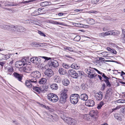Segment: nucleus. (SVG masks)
Listing matches in <instances>:
<instances>
[{
    "label": "nucleus",
    "instance_id": "obj_1",
    "mask_svg": "<svg viewBox=\"0 0 125 125\" xmlns=\"http://www.w3.org/2000/svg\"><path fill=\"white\" fill-rule=\"evenodd\" d=\"M68 91L67 88H64L62 90L59 102L60 103L63 104L66 101V99L68 97L67 93Z\"/></svg>",
    "mask_w": 125,
    "mask_h": 125
},
{
    "label": "nucleus",
    "instance_id": "obj_2",
    "mask_svg": "<svg viewBox=\"0 0 125 125\" xmlns=\"http://www.w3.org/2000/svg\"><path fill=\"white\" fill-rule=\"evenodd\" d=\"M40 58L34 57L31 59V61L33 63L37 64L38 63H40L41 60L43 59H44L45 60H48L51 59L50 57H48L45 56H40Z\"/></svg>",
    "mask_w": 125,
    "mask_h": 125
},
{
    "label": "nucleus",
    "instance_id": "obj_3",
    "mask_svg": "<svg viewBox=\"0 0 125 125\" xmlns=\"http://www.w3.org/2000/svg\"><path fill=\"white\" fill-rule=\"evenodd\" d=\"M49 101L52 102H56L59 100L58 96L54 94L50 93L47 95Z\"/></svg>",
    "mask_w": 125,
    "mask_h": 125
},
{
    "label": "nucleus",
    "instance_id": "obj_4",
    "mask_svg": "<svg viewBox=\"0 0 125 125\" xmlns=\"http://www.w3.org/2000/svg\"><path fill=\"white\" fill-rule=\"evenodd\" d=\"M62 119L68 124L71 125H75L77 123L76 120L70 117H62Z\"/></svg>",
    "mask_w": 125,
    "mask_h": 125
},
{
    "label": "nucleus",
    "instance_id": "obj_5",
    "mask_svg": "<svg viewBox=\"0 0 125 125\" xmlns=\"http://www.w3.org/2000/svg\"><path fill=\"white\" fill-rule=\"evenodd\" d=\"M79 97V95L77 94L71 95L70 97V101L71 103L74 104H77L78 101V98Z\"/></svg>",
    "mask_w": 125,
    "mask_h": 125
},
{
    "label": "nucleus",
    "instance_id": "obj_6",
    "mask_svg": "<svg viewBox=\"0 0 125 125\" xmlns=\"http://www.w3.org/2000/svg\"><path fill=\"white\" fill-rule=\"evenodd\" d=\"M37 83V80L36 79L33 80L31 79L25 81V85L27 88H31L32 86L34 85Z\"/></svg>",
    "mask_w": 125,
    "mask_h": 125
},
{
    "label": "nucleus",
    "instance_id": "obj_7",
    "mask_svg": "<svg viewBox=\"0 0 125 125\" xmlns=\"http://www.w3.org/2000/svg\"><path fill=\"white\" fill-rule=\"evenodd\" d=\"M90 69L87 70V73L89 75V77L91 78L97 76V74L95 73L94 70L95 71L96 68L90 67Z\"/></svg>",
    "mask_w": 125,
    "mask_h": 125
},
{
    "label": "nucleus",
    "instance_id": "obj_8",
    "mask_svg": "<svg viewBox=\"0 0 125 125\" xmlns=\"http://www.w3.org/2000/svg\"><path fill=\"white\" fill-rule=\"evenodd\" d=\"M48 64L49 66L51 67H57L59 65V63L58 61L53 59L50 60L48 62Z\"/></svg>",
    "mask_w": 125,
    "mask_h": 125
},
{
    "label": "nucleus",
    "instance_id": "obj_9",
    "mask_svg": "<svg viewBox=\"0 0 125 125\" xmlns=\"http://www.w3.org/2000/svg\"><path fill=\"white\" fill-rule=\"evenodd\" d=\"M112 90L111 88H109L106 91L105 95V98L108 100H110L112 98Z\"/></svg>",
    "mask_w": 125,
    "mask_h": 125
},
{
    "label": "nucleus",
    "instance_id": "obj_10",
    "mask_svg": "<svg viewBox=\"0 0 125 125\" xmlns=\"http://www.w3.org/2000/svg\"><path fill=\"white\" fill-rule=\"evenodd\" d=\"M68 73L70 76L73 78H77L78 77V74L73 69L69 70L68 71Z\"/></svg>",
    "mask_w": 125,
    "mask_h": 125
},
{
    "label": "nucleus",
    "instance_id": "obj_11",
    "mask_svg": "<svg viewBox=\"0 0 125 125\" xmlns=\"http://www.w3.org/2000/svg\"><path fill=\"white\" fill-rule=\"evenodd\" d=\"M41 73L40 72L37 71H35L32 72L31 75V77L35 78V79L39 78L41 76Z\"/></svg>",
    "mask_w": 125,
    "mask_h": 125
},
{
    "label": "nucleus",
    "instance_id": "obj_12",
    "mask_svg": "<svg viewBox=\"0 0 125 125\" xmlns=\"http://www.w3.org/2000/svg\"><path fill=\"white\" fill-rule=\"evenodd\" d=\"M89 114L91 116L93 120H96L98 117V113L97 112L93 110L91 111L89 113Z\"/></svg>",
    "mask_w": 125,
    "mask_h": 125
},
{
    "label": "nucleus",
    "instance_id": "obj_13",
    "mask_svg": "<svg viewBox=\"0 0 125 125\" xmlns=\"http://www.w3.org/2000/svg\"><path fill=\"white\" fill-rule=\"evenodd\" d=\"M95 99L97 101H100L101 100L103 97L102 92H99L95 94Z\"/></svg>",
    "mask_w": 125,
    "mask_h": 125
},
{
    "label": "nucleus",
    "instance_id": "obj_14",
    "mask_svg": "<svg viewBox=\"0 0 125 125\" xmlns=\"http://www.w3.org/2000/svg\"><path fill=\"white\" fill-rule=\"evenodd\" d=\"M44 74L48 76L51 77L53 75L54 73L52 69H48L45 71Z\"/></svg>",
    "mask_w": 125,
    "mask_h": 125
},
{
    "label": "nucleus",
    "instance_id": "obj_15",
    "mask_svg": "<svg viewBox=\"0 0 125 125\" xmlns=\"http://www.w3.org/2000/svg\"><path fill=\"white\" fill-rule=\"evenodd\" d=\"M14 76L19 81L22 82L21 81L22 79V75L17 73L14 72L13 74Z\"/></svg>",
    "mask_w": 125,
    "mask_h": 125
},
{
    "label": "nucleus",
    "instance_id": "obj_16",
    "mask_svg": "<svg viewBox=\"0 0 125 125\" xmlns=\"http://www.w3.org/2000/svg\"><path fill=\"white\" fill-rule=\"evenodd\" d=\"M85 105L89 107L93 106L95 104L94 101L91 100H87L85 103Z\"/></svg>",
    "mask_w": 125,
    "mask_h": 125
},
{
    "label": "nucleus",
    "instance_id": "obj_17",
    "mask_svg": "<svg viewBox=\"0 0 125 125\" xmlns=\"http://www.w3.org/2000/svg\"><path fill=\"white\" fill-rule=\"evenodd\" d=\"M82 100L86 101L88 98V96L87 95L85 94H82L79 97Z\"/></svg>",
    "mask_w": 125,
    "mask_h": 125
},
{
    "label": "nucleus",
    "instance_id": "obj_18",
    "mask_svg": "<svg viewBox=\"0 0 125 125\" xmlns=\"http://www.w3.org/2000/svg\"><path fill=\"white\" fill-rule=\"evenodd\" d=\"M83 117L85 120L90 121L92 118L91 116L90 115H83Z\"/></svg>",
    "mask_w": 125,
    "mask_h": 125
},
{
    "label": "nucleus",
    "instance_id": "obj_19",
    "mask_svg": "<svg viewBox=\"0 0 125 125\" xmlns=\"http://www.w3.org/2000/svg\"><path fill=\"white\" fill-rule=\"evenodd\" d=\"M87 22L90 24H93L95 23V21L93 19L89 18L86 19Z\"/></svg>",
    "mask_w": 125,
    "mask_h": 125
},
{
    "label": "nucleus",
    "instance_id": "obj_20",
    "mask_svg": "<svg viewBox=\"0 0 125 125\" xmlns=\"http://www.w3.org/2000/svg\"><path fill=\"white\" fill-rule=\"evenodd\" d=\"M15 65L17 67H18L22 65L24 66L25 65L24 63L21 60V61H18L16 62L15 63Z\"/></svg>",
    "mask_w": 125,
    "mask_h": 125
},
{
    "label": "nucleus",
    "instance_id": "obj_21",
    "mask_svg": "<svg viewBox=\"0 0 125 125\" xmlns=\"http://www.w3.org/2000/svg\"><path fill=\"white\" fill-rule=\"evenodd\" d=\"M95 69V71H97L98 74L101 75H102V76L105 79V80H107L109 79V78L105 76L104 73L100 72L97 69Z\"/></svg>",
    "mask_w": 125,
    "mask_h": 125
},
{
    "label": "nucleus",
    "instance_id": "obj_22",
    "mask_svg": "<svg viewBox=\"0 0 125 125\" xmlns=\"http://www.w3.org/2000/svg\"><path fill=\"white\" fill-rule=\"evenodd\" d=\"M23 70L24 72L27 73H29L31 71V69L28 65H26L23 67Z\"/></svg>",
    "mask_w": 125,
    "mask_h": 125
},
{
    "label": "nucleus",
    "instance_id": "obj_23",
    "mask_svg": "<svg viewBox=\"0 0 125 125\" xmlns=\"http://www.w3.org/2000/svg\"><path fill=\"white\" fill-rule=\"evenodd\" d=\"M71 67L73 69L77 70L80 68V66L78 64L73 63L72 64L71 66Z\"/></svg>",
    "mask_w": 125,
    "mask_h": 125
},
{
    "label": "nucleus",
    "instance_id": "obj_24",
    "mask_svg": "<svg viewBox=\"0 0 125 125\" xmlns=\"http://www.w3.org/2000/svg\"><path fill=\"white\" fill-rule=\"evenodd\" d=\"M50 117L53 121H57L58 120V116L57 115L53 114L52 115L50 116Z\"/></svg>",
    "mask_w": 125,
    "mask_h": 125
},
{
    "label": "nucleus",
    "instance_id": "obj_25",
    "mask_svg": "<svg viewBox=\"0 0 125 125\" xmlns=\"http://www.w3.org/2000/svg\"><path fill=\"white\" fill-rule=\"evenodd\" d=\"M32 89L34 91L37 92L38 93H40L41 91L40 88L38 87L33 86Z\"/></svg>",
    "mask_w": 125,
    "mask_h": 125
},
{
    "label": "nucleus",
    "instance_id": "obj_26",
    "mask_svg": "<svg viewBox=\"0 0 125 125\" xmlns=\"http://www.w3.org/2000/svg\"><path fill=\"white\" fill-rule=\"evenodd\" d=\"M51 4V3L49 2L45 1L42 2L40 3L41 6L42 7H44L50 5Z\"/></svg>",
    "mask_w": 125,
    "mask_h": 125
},
{
    "label": "nucleus",
    "instance_id": "obj_27",
    "mask_svg": "<svg viewBox=\"0 0 125 125\" xmlns=\"http://www.w3.org/2000/svg\"><path fill=\"white\" fill-rule=\"evenodd\" d=\"M62 83L64 85L67 86L69 84L70 81L68 79H65L63 80Z\"/></svg>",
    "mask_w": 125,
    "mask_h": 125
},
{
    "label": "nucleus",
    "instance_id": "obj_28",
    "mask_svg": "<svg viewBox=\"0 0 125 125\" xmlns=\"http://www.w3.org/2000/svg\"><path fill=\"white\" fill-rule=\"evenodd\" d=\"M11 26L9 25H3L1 26L2 29H4L8 30H10Z\"/></svg>",
    "mask_w": 125,
    "mask_h": 125
},
{
    "label": "nucleus",
    "instance_id": "obj_29",
    "mask_svg": "<svg viewBox=\"0 0 125 125\" xmlns=\"http://www.w3.org/2000/svg\"><path fill=\"white\" fill-rule=\"evenodd\" d=\"M50 87L52 90H57L58 89V87L56 83L52 84L50 85Z\"/></svg>",
    "mask_w": 125,
    "mask_h": 125
},
{
    "label": "nucleus",
    "instance_id": "obj_30",
    "mask_svg": "<svg viewBox=\"0 0 125 125\" xmlns=\"http://www.w3.org/2000/svg\"><path fill=\"white\" fill-rule=\"evenodd\" d=\"M122 37L121 39L123 41H125V29H122Z\"/></svg>",
    "mask_w": 125,
    "mask_h": 125
},
{
    "label": "nucleus",
    "instance_id": "obj_31",
    "mask_svg": "<svg viewBox=\"0 0 125 125\" xmlns=\"http://www.w3.org/2000/svg\"><path fill=\"white\" fill-rule=\"evenodd\" d=\"M58 71L59 73L61 74L64 75L66 73L65 71L62 68H60Z\"/></svg>",
    "mask_w": 125,
    "mask_h": 125
},
{
    "label": "nucleus",
    "instance_id": "obj_32",
    "mask_svg": "<svg viewBox=\"0 0 125 125\" xmlns=\"http://www.w3.org/2000/svg\"><path fill=\"white\" fill-rule=\"evenodd\" d=\"M47 81L46 80L45 78H42L39 80V83L41 84H44Z\"/></svg>",
    "mask_w": 125,
    "mask_h": 125
},
{
    "label": "nucleus",
    "instance_id": "obj_33",
    "mask_svg": "<svg viewBox=\"0 0 125 125\" xmlns=\"http://www.w3.org/2000/svg\"><path fill=\"white\" fill-rule=\"evenodd\" d=\"M18 32H23L25 31V29L23 27L19 25H18Z\"/></svg>",
    "mask_w": 125,
    "mask_h": 125
},
{
    "label": "nucleus",
    "instance_id": "obj_34",
    "mask_svg": "<svg viewBox=\"0 0 125 125\" xmlns=\"http://www.w3.org/2000/svg\"><path fill=\"white\" fill-rule=\"evenodd\" d=\"M42 12L38 11L37 10H35L34 12L32 13V15L33 16H36L42 13Z\"/></svg>",
    "mask_w": 125,
    "mask_h": 125
},
{
    "label": "nucleus",
    "instance_id": "obj_35",
    "mask_svg": "<svg viewBox=\"0 0 125 125\" xmlns=\"http://www.w3.org/2000/svg\"><path fill=\"white\" fill-rule=\"evenodd\" d=\"M10 31L12 32H16V25H11V26Z\"/></svg>",
    "mask_w": 125,
    "mask_h": 125
},
{
    "label": "nucleus",
    "instance_id": "obj_36",
    "mask_svg": "<svg viewBox=\"0 0 125 125\" xmlns=\"http://www.w3.org/2000/svg\"><path fill=\"white\" fill-rule=\"evenodd\" d=\"M43 106L44 108L51 112H53L54 111V109L52 107H51L49 106H46L44 105Z\"/></svg>",
    "mask_w": 125,
    "mask_h": 125
},
{
    "label": "nucleus",
    "instance_id": "obj_37",
    "mask_svg": "<svg viewBox=\"0 0 125 125\" xmlns=\"http://www.w3.org/2000/svg\"><path fill=\"white\" fill-rule=\"evenodd\" d=\"M21 60L24 63L25 65V64H27L28 62L29 59L27 57H25L22 58Z\"/></svg>",
    "mask_w": 125,
    "mask_h": 125
},
{
    "label": "nucleus",
    "instance_id": "obj_38",
    "mask_svg": "<svg viewBox=\"0 0 125 125\" xmlns=\"http://www.w3.org/2000/svg\"><path fill=\"white\" fill-rule=\"evenodd\" d=\"M104 104V102L103 101H101L98 104L97 106V108L98 109H101V107Z\"/></svg>",
    "mask_w": 125,
    "mask_h": 125
},
{
    "label": "nucleus",
    "instance_id": "obj_39",
    "mask_svg": "<svg viewBox=\"0 0 125 125\" xmlns=\"http://www.w3.org/2000/svg\"><path fill=\"white\" fill-rule=\"evenodd\" d=\"M63 67L66 69H68L70 68V66L66 63H63L62 64Z\"/></svg>",
    "mask_w": 125,
    "mask_h": 125
},
{
    "label": "nucleus",
    "instance_id": "obj_40",
    "mask_svg": "<svg viewBox=\"0 0 125 125\" xmlns=\"http://www.w3.org/2000/svg\"><path fill=\"white\" fill-rule=\"evenodd\" d=\"M61 79L60 77L59 76H57L56 77L55 79V81L57 83H59L61 82Z\"/></svg>",
    "mask_w": 125,
    "mask_h": 125
},
{
    "label": "nucleus",
    "instance_id": "obj_41",
    "mask_svg": "<svg viewBox=\"0 0 125 125\" xmlns=\"http://www.w3.org/2000/svg\"><path fill=\"white\" fill-rule=\"evenodd\" d=\"M13 71V69L12 67H11L8 68V73L9 74L11 75Z\"/></svg>",
    "mask_w": 125,
    "mask_h": 125
},
{
    "label": "nucleus",
    "instance_id": "obj_42",
    "mask_svg": "<svg viewBox=\"0 0 125 125\" xmlns=\"http://www.w3.org/2000/svg\"><path fill=\"white\" fill-rule=\"evenodd\" d=\"M109 34L106 32H103L100 34V36L101 37H104L105 36H107V35H109Z\"/></svg>",
    "mask_w": 125,
    "mask_h": 125
},
{
    "label": "nucleus",
    "instance_id": "obj_43",
    "mask_svg": "<svg viewBox=\"0 0 125 125\" xmlns=\"http://www.w3.org/2000/svg\"><path fill=\"white\" fill-rule=\"evenodd\" d=\"M81 39L79 35H77L74 39V41L78 42Z\"/></svg>",
    "mask_w": 125,
    "mask_h": 125
},
{
    "label": "nucleus",
    "instance_id": "obj_44",
    "mask_svg": "<svg viewBox=\"0 0 125 125\" xmlns=\"http://www.w3.org/2000/svg\"><path fill=\"white\" fill-rule=\"evenodd\" d=\"M112 34L114 35H118L120 33V31H116L115 32L113 31V33H112Z\"/></svg>",
    "mask_w": 125,
    "mask_h": 125
},
{
    "label": "nucleus",
    "instance_id": "obj_45",
    "mask_svg": "<svg viewBox=\"0 0 125 125\" xmlns=\"http://www.w3.org/2000/svg\"><path fill=\"white\" fill-rule=\"evenodd\" d=\"M48 86H46L45 87H43V89H42V92L44 93L47 91L48 88Z\"/></svg>",
    "mask_w": 125,
    "mask_h": 125
},
{
    "label": "nucleus",
    "instance_id": "obj_46",
    "mask_svg": "<svg viewBox=\"0 0 125 125\" xmlns=\"http://www.w3.org/2000/svg\"><path fill=\"white\" fill-rule=\"evenodd\" d=\"M10 58L9 56L8 55H3V58L2 60L7 59Z\"/></svg>",
    "mask_w": 125,
    "mask_h": 125
},
{
    "label": "nucleus",
    "instance_id": "obj_47",
    "mask_svg": "<svg viewBox=\"0 0 125 125\" xmlns=\"http://www.w3.org/2000/svg\"><path fill=\"white\" fill-rule=\"evenodd\" d=\"M108 80H104V81L105 82L107 86L110 87L111 86V85L110 84Z\"/></svg>",
    "mask_w": 125,
    "mask_h": 125
},
{
    "label": "nucleus",
    "instance_id": "obj_48",
    "mask_svg": "<svg viewBox=\"0 0 125 125\" xmlns=\"http://www.w3.org/2000/svg\"><path fill=\"white\" fill-rule=\"evenodd\" d=\"M55 24H59L61 25L65 26L66 24L63 22H60L57 21H55L54 22Z\"/></svg>",
    "mask_w": 125,
    "mask_h": 125
},
{
    "label": "nucleus",
    "instance_id": "obj_49",
    "mask_svg": "<svg viewBox=\"0 0 125 125\" xmlns=\"http://www.w3.org/2000/svg\"><path fill=\"white\" fill-rule=\"evenodd\" d=\"M5 6H13L15 5L13 4H11L9 2H7L5 3Z\"/></svg>",
    "mask_w": 125,
    "mask_h": 125
},
{
    "label": "nucleus",
    "instance_id": "obj_50",
    "mask_svg": "<svg viewBox=\"0 0 125 125\" xmlns=\"http://www.w3.org/2000/svg\"><path fill=\"white\" fill-rule=\"evenodd\" d=\"M38 31V33L42 36H43L44 37L46 36V35L44 33L41 31H40L39 30Z\"/></svg>",
    "mask_w": 125,
    "mask_h": 125
},
{
    "label": "nucleus",
    "instance_id": "obj_51",
    "mask_svg": "<svg viewBox=\"0 0 125 125\" xmlns=\"http://www.w3.org/2000/svg\"><path fill=\"white\" fill-rule=\"evenodd\" d=\"M113 31L111 30L106 32V33H108V34H109V35H107V36L113 35L112 34L113 33H113Z\"/></svg>",
    "mask_w": 125,
    "mask_h": 125
},
{
    "label": "nucleus",
    "instance_id": "obj_52",
    "mask_svg": "<svg viewBox=\"0 0 125 125\" xmlns=\"http://www.w3.org/2000/svg\"><path fill=\"white\" fill-rule=\"evenodd\" d=\"M121 107V105L117 106L116 108H113L112 109L113 111H114L115 110H116L118 109H119Z\"/></svg>",
    "mask_w": 125,
    "mask_h": 125
},
{
    "label": "nucleus",
    "instance_id": "obj_53",
    "mask_svg": "<svg viewBox=\"0 0 125 125\" xmlns=\"http://www.w3.org/2000/svg\"><path fill=\"white\" fill-rule=\"evenodd\" d=\"M33 0H28V1H25L23 2V3L24 4H27L29 3L30 2H31L32 1H33Z\"/></svg>",
    "mask_w": 125,
    "mask_h": 125
},
{
    "label": "nucleus",
    "instance_id": "obj_54",
    "mask_svg": "<svg viewBox=\"0 0 125 125\" xmlns=\"http://www.w3.org/2000/svg\"><path fill=\"white\" fill-rule=\"evenodd\" d=\"M101 54L103 55V56H106V55H107V52H103L101 53Z\"/></svg>",
    "mask_w": 125,
    "mask_h": 125
},
{
    "label": "nucleus",
    "instance_id": "obj_55",
    "mask_svg": "<svg viewBox=\"0 0 125 125\" xmlns=\"http://www.w3.org/2000/svg\"><path fill=\"white\" fill-rule=\"evenodd\" d=\"M110 52L114 54H116L117 53V52L114 49H112Z\"/></svg>",
    "mask_w": 125,
    "mask_h": 125
},
{
    "label": "nucleus",
    "instance_id": "obj_56",
    "mask_svg": "<svg viewBox=\"0 0 125 125\" xmlns=\"http://www.w3.org/2000/svg\"><path fill=\"white\" fill-rule=\"evenodd\" d=\"M89 12H90L91 13H97L98 12L97 11H94L93 10H91Z\"/></svg>",
    "mask_w": 125,
    "mask_h": 125
},
{
    "label": "nucleus",
    "instance_id": "obj_57",
    "mask_svg": "<svg viewBox=\"0 0 125 125\" xmlns=\"http://www.w3.org/2000/svg\"><path fill=\"white\" fill-rule=\"evenodd\" d=\"M5 64V63L3 62H0V65H1L2 67H3Z\"/></svg>",
    "mask_w": 125,
    "mask_h": 125
},
{
    "label": "nucleus",
    "instance_id": "obj_58",
    "mask_svg": "<svg viewBox=\"0 0 125 125\" xmlns=\"http://www.w3.org/2000/svg\"><path fill=\"white\" fill-rule=\"evenodd\" d=\"M115 102L116 104L117 103H121V99L117 100V101H115Z\"/></svg>",
    "mask_w": 125,
    "mask_h": 125
},
{
    "label": "nucleus",
    "instance_id": "obj_59",
    "mask_svg": "<svg viewBox=\"0 0 125 125\" xmlns=\"http://www.w3.org/2000/svg\"><path fill=\"white\" fill-rule=\"evenodd\" d=\"M64 14V13H60L58 14V15L59 16H61L63 15Z\"/></svg>",
    "mask_w": 125,
    "mask_h": 125
},
{
    "label": "nucleus",
    "instance_id": "obj_60",
    "mask_svg": "<svg viewBox=\"0 0 125 125\" xmlns=\"http://www.w3.org/2000/svg\"><path fill=\"white\" fill-rule=\"evenodd\" d=\"M122 112L124 114H125V107H124V108H122Z\"/></svg>",
    "mask_w": 125,
    "mask_h": 125
},
{
    "label": "nucleus",
    "instance_id": "obj_61",
    "mask_svg": "<svg viewBox=\"0 0 125 125\" xmlns=\"http://www.w3.org/2000/svg\"><path fill=\"white\" fill-rule=\"evenodd\" d=\"M74 11L76 12H78V11H82L83 10H82L81 9H76L74 10Z\"/></svg>",
    "mask_w": 125,
    "mask_h": 125
},
{
    "label": "nucleus",
    "instance_id": "obj_62",
    "mask_svg": "<svg viewBox=\"0 0 125 125\" xmlns=\"http://www.w3.org/2000/svg\"><path fill=\"white\" fill-rule=\"evenodd\" d=\"M43 9H41V8H39V9H38L37 10L38 11H39L40 12H41V11L42 10H43Z\"/></svg>",
    "mask_w": 125,
    "mask_h": 125
},
{
    "label": "nucleus",
    "instance_id": "obj_63",
    "mask_svg": "<svg viewBox=\"0 0 125 125\" xmlns=\"http://www.w3.org/2000/svg\"><path fill=\"white\" fill-rule=\"evenodd\" d=\"M124 75H125V73H124L123 71H122L121 73V76H122Z\"/></svg>",
    "mask_w": 125,
    "mask_h": 125
},
{
    "label": "nucleus",
    "instance_id": "obj_64",
    "mask_svg": "<svg viewBox=\"0 0 125 125\" xmlns=\"http://www.w3.org/2000/svg\"><path fill=\"white\" fill-rule=\"evenodd\" d=\"M112 49H111V48H110L109 47H107V50H108V51H110V52L111 51Z\"/></svg>",
    "mask_w": 125,
    "mask_h": 125
}]
</instances>
